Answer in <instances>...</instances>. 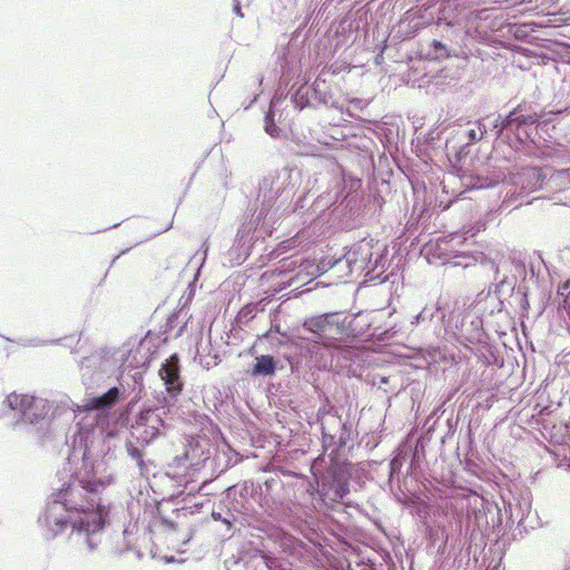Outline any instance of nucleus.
I'll list each match as a JSON object with an SVG mask.
<instances>
[{"label": "nucleus", "mask_w": 570, "mask_h": 570, "mask_svg": "<svg viewBox=\"0 0 570 570\" xmlns=\"http://www.w3.org/2000/svg\"><path fill=\"white\" fill-rule=\"evenodd\" d=\"M487 228V220L478 219L469 229L465 228V244L468 243V234L471 233V237H474L479 232Z\"/></svg>", "instance_id": "5701e85b"}, {"label": "nucleus", "mask_w": 570, "mask_h": 570, "mask_svg": "<svg viewBox=\"0 0 570 570\" xmlns=\"http://www.w3.org/2000/svg\"><path fill=\"white\" fill-rule=\"evenodd\" d=\"M8 406L30 421L38 420L45 414L43 400L29 394L10 393L7 396Z\"/></svg>", "instance_id": "6e6552de"}, {"label": "nucleus", "mask_w": 570, "mask_h": 570, "mask_svg": "<svg viewBox=\"0 0 570 570\" xmlns=\"http://www.w3.org/2000/svg\"><path fill=\"white\" fill-rule=\"evenodd\" d=\"M99 480H77L55 493V502L60 503L78 518L70 522L72 529L79 532L96 533L100 531L109 514V508L102 503Z\"/></svg>", "instance_id": "f03ea898"}, {"label": "nucleus", "mask_w": 570, "mask_h": 570, "mask_svg": "<svg viewBox=\"0 0 570 570\" xmlns=\"http://www.w3.org/2000/svg\"><path fill=\"white\" fill-rule=\"evenodd\" d=\"M522 105L513 108L504 117L497 119V145H505L511 151L524 156H539L535 140V114H521Z\"/></svg>", "instance_id": "20e7f679"}, {"label": "nucleus", "mask_w": 570, "mask_h": 570, "mask_svg": "<svg viewBox=\"0 0 570 570\" xmlns=\"http://www.w3.org/2000/svg\"><path fill=\"white\" fill-rule=\"evenodd\" d=\"M535 128H537V134L539 131H543V132H549V130H552L556 128V124H554V118L552 116H548V117H541L539 118L537 115H535Z\"/></svg>", "instance_id": "6ab92c4d"}, {"label": "nucleus", "mask_w": 570, "mask_h": 570, "mask_svg": "<svg viewBox=\"0 0 570 570\" xmlns=\"http://www.w3.org/2000/svg\"><path fill=\"white\" fill-rule=\"evenodd\" d=\"M511 265L514 268V274L517 275V279L521 278L519 285H518V293L521 295V307L527 309L529 307V299H528V287L524 284L527 276H528V269L524 259L517 257L515 255H512L508 259V266Z\"/></svg>", "instance_id": "ddd939ff"}, {"label": "nucleus", "mask_w": 570, "mask_h": 570, "mask_svg": "<svg viewBox=\"0 0 570 570\" xmlns=\"http://www.w3.org/2000/svg\"><path fill=\"white\" fill-rule=\"evenodd\" d=\"M433 52H429L428 56L431 59H445L449 57L446 47L438 40H433L431 43Z\"/></svg>", "instance_id": "aec40b11"}, {"label": "nucleus", "mask_w": 570, "mask_h": 570, "mask_svg": "<svg viewBox=\"0 0 570 570\" xmlns=\"http://www.w3.org/2000/svg\"><path fill=\"white\" fill-rule=\"evenodd\" d=\"M470 53L471 56L465 52V69L468 67L473 68L475 71V77L470 79L468 82L475 83V87H480L487 78L483 59L475 57L472 53V50H470Z\"/></svg>", "instance_id": "f3484780"}, {"label": "nucleus", "mask_w": 570, "mask_h": 570, "mask_svg": "<svg viewBox=\"0 0 570 570\" xmlns=\"http://www.w3.org/2000/svg\"><path fill=\"white\" fill-rule=\"evenodd\" d=\"M495 9L487 6V0H465V41L472 38L487 43L494 31Z\"/></svg>", "instance_id": "0eeeda50"}, {"label": "nucleus", "mask_w": 570, "mask_h": 570, "mask_svg": "<svg viewBox=\"0 0 570 570\" xmlns=\"http://www.w3.org/2000/svg\"><path fill=\"white\" fill-rule=\"evenodd\" d=\"M550 173V168L538 166H525L512 171L509 177L510 188L507 190L502 206L518 208L523 204V197L542 189L547 185Z\"/></svg>", "instance_id": "39448f33"}, {"label": "nucleus", "mask_w": 570, "mask_h": 570, "mask_svg": "<svg viewBox=\"0 0 570 570\" xmlns=\"http://www.w3.org/2000/svg\"><path fill=\"white\" fill-rule=\"evenodd\" d=\"M464 469H465V473H470V472L472 473L470 464H469V462L466 460H465Z\"/></svg>", "instance_id": "cd10ccee"}, {"label": "nucleus", "mask_w": 570, "mask_h": 570, "mask_svg": "<svg viewBox=\"0 0 570 570\" xmlns=\"http://www.w3.org/2000/svg\"><path fill=\"white\" fill-rule=\"evenodd\" d=\"M178 361V356L175 354L166 360L159 370V376L166 385V391L171 396H177L183 390Z\"/></svg>", "instance_id": "9b49d317"}, {"label": "nucleus", "mask_w": 570, "mask_h": 570, "mask_svg": "<svg viewBox=\"0 0 570 570\" xmlns=\"http://www.w3.org/2000/svg\"><path fill=\"white\" fill-rule=\"evenodd\" d=\"M275 372L274 358L269 355H262L256 358L253 367L254 375H272Z\"/></svg>", "instance_id": "a211bd4d"}, {"label": "nucleus", "mask_w": 570, "mask_h": 570, "mask_svg": "<svg viewBox=\"0 0 570 570\" xmlns=\"http://www.w3.org/2000/svg\"><path fill=\"white\" fill-rule=\"evenodd\" d=\"M351 336H353V334L347 324V317L342 313L335 312L328 325L327 334L324 335L323 346L327 348H340Z\"/></svg>", "instance_id": "1a4fd4ad"}, {"label": "nucleus", "mask_w": 570, "mask_h": 570, "mask_svg": "<svg viewBox=\"0 0 570 570\" xmlns=\"http://www.w3.org/2000/svg\"><path fill=\"white\" fill-rule=\"evenodd\" d=\"M569 285L567 284H563L560 288H559V293L561 292V289L566 291L568 288Z\"/></svg>", "instance_id": "c85d7f7f"}, {"label": "nucleus", "mask_w": 570, "mask_h": 570, "mask_svg": "<svg viewBox=\"0 0 570 570\" xmlns=\"http://www.w3.org/2000/svg\"><path fill=\"white\" fill-rule=\"evenodd\" d=\"M501 181V174L493 175L491 177L484 176L483 174L469 173L465 169V194L473 190H482L495 187Z\"/></svg>", "instance_id": "f8f14e48"}, {"label": "nucleus", "mask_w": 570, "mask_h": 570, "mask_svg": "<svg viewBox=\"0 0 570 570\" xmlns=\"http://www.w3.org/2000/svg\"><path fill=\"white\" fill-rule=\"evenodd\" d=\"M508 268V261L497 264L490 254L482 250H468L465 249V271L470 273L480 274L481 276H489L493 272L495 281V293L498 295H512L518 291L517 275L502 274V269Z\"/></svg>", "instance_id": "423d86ee"}, {"label": "nucleus", "mask_w": 570, "mask_h": 570, "mask_svg": "<svg viewBox=\"0 0 570 570\" xmlns=\"http://www.w3.org/2000/svg\"><path fill=\"white\" fill-rule=\"evenodd\" d=\"M265 131L272 137L279 136V128L274 122V118L272 114H267L265 117Z\"/></svg>", "instance_id": "4be33fe9"}, {"label": "nucleus", "mask_w": 570, "mask_h": 570, "mask_svg": "<svg viewBox=\"0 0 570 570\" xmlns=\"http://www.w3.org/2000/svg\"><path fill=\"white\" fill-rule=\"evenodd\" d=\"M350 492L347 483H340L336 490V497L343 499Z\"/></svg>", "instance_id": "b1692460"}, {"label": "nucleus", "mask_w": 570, "mask_h": 570, "mask_svg": "<svg viewBox=\"0 0 570 570\" xmlns=\"http://www.w3.org/2000/svg\"><path fill=\"white\" fill-rule=\"evenodd\" d=\"M333 313H325L322 315L312 316L303 323L304 330L313 333L317 337V343H324V335L327 334L328 325L332 321Z\"/></svg>", "instance_id": "4468645a"}, {"label": "nucleus", "mask_w": 570, "mask_h": 570, "mask_svg": "<svg viewBox=\"0 0 570 570\" xmlns=\"http://www.w3.org/2000/svg\"><path fill=\"white\" fill-rule=\"evenodd\" d=\"M529 273H530V278H537L538 277V274H537V272L534 269V266L532 264L529 266Z\"/></svg>", "instance_id": "bb28decb"}, {"label": "nucleus", "mask_w": 570, "mask_h": 570, "mask_svg": "<svg viewBox=\"0 0 570 570\" xmlns=\"http://www.w3.org/2000/svg\"><path fill=\"white\" fill-rule=\"evenodd\" d=\"M465 557L470 561L473 553L483 552L487 547V538L490 535L491 525L500 518V510L492 498L483 494L481 485L465 480Z\"/></svg>", "instance_id": "7ed1b4c3"}, {"label": "nucleus", "mask_w": 570, "mask_h": 570, "mask_svg": "<svg viewBox=\"0 0 570 570\" xmlns=\"http://www.w3.org/2000/svg\"><path fill=\"white\" fill-rule=\"evenodd\" d=\"M120 391L118 387L109 389L105 394L88 399L86 407L88 410H102L110 407L119 401Z\"/></svg>", "instance_id": "dca6fc26"}, {"label": "nucleus", "mask_w": 570, "mask_h": 570, "mask_svg": "<svg viewBox=\"0 0 570 570\" xmlns=\"http://www.w3.org/2000/svg\"><path fill=\"white\" fill-rule=\"evenodd\" d=\"M488 158V151L483 155V159Z\"/></svg>", "instance_id": "7c9ffc66"}, {"label": "nucleus", "mask_w": 570, "mask_h": 570, "mask_svg": "<svg viewBox=\"0 0 570 570\" xmlns=\"http://www.w3.org/2000/svg\"><path fill=\"white\" fill-rule=\"evenodd\" d=\"M372 252L371 248L364 245H355L346 252L344 257L336 264H345L348 267L350 274H362L368 268L371 263Z\"/></svg>", "instance_id": "9d476101"}, {"label": "nucleus", "mask_w": 570, "mask_h": 570, "mask_svg": "<svg viewBox=\"0 0 570 570\" xmlns=\"http://www.w3.org/2000/svg\"><path fill=\"white\" fill-rule=\"evenodd\" d=\"M479 207H480L481 212H485L487 214H489L492 209L489 204H484V205L479 204Z\"/></svg>", "instance_id": "a878e982"}, {"label": "nucleus", "mask_w": 570, "mask_h": 570, "mask_svg": "<svg viewBox=\"0 0 570 570\" xmlns=\"http://www.w3.org/2000/svg\"><path fill=\"white\" fill-rule=\"evenodd\" d=\"M129 454H130V456H132L134 459H137V460H141V458H142L140 450L137 448L129 449Z\"/></svg>", "instance_id": "393cba45"}, {"label": "nucleus", "mask_w": 570, "mask_h": 570, "mask_svg": "<svg viewBox=\"0 0 570 570\" xmlns=\"http://www.w3.org/2000/svg\"><path fill=\"white\" fill-rule=\"evenodd\" d=\"M530 503L529 502H525L524 504H521L519 503L515 509L513 510V508L510 505V509H511V521L513 522L514 521V512H517V517H520L519 521H518V525H521L523 524L524 522V519H525V513H529L530 512Z\"/></svg>", "instance_id": "412c9836"}, {"label": "nucleus", "mask_w": 570, "mask_h": 570, "mask_svg": "<svg viewBox=\"0 0 570 570\" xmlns=\"http://www.w3.org/2000/svg\"><path fill=\"white\" fill-rule=\"evenodd\" d=\"M469 334L465 333V399L470 397L465 409L472 406V413L492 405L494 367V345L483 330V320L473 316Z\"/></svg>", "instance_id": "f257e3e1"}, {"label": "nucleus", "mask_w": 570, "mask_h": 570, "mask_svg": "<svg viewBox=\"0 0 570 570\" xmlns=\"http://www.w3.org/2000/svg\"><path fill=\"white\" fill-rule=\"evenodd\" d=\"M487 131L488 129L483 120H465V138L468 139V142L465 144V158L471 153L469 146L481 141L484 138Z\"/></svg>", "instance_id": "2eb2a0df"}, {"label": "nucleus", "mask_w": 570, "mask_h": 570, "mask_svg": "<svg viewBox=\"0 0 570 570\" xmlns=\"http://www.w3.org/2000/svg\"><path fill=\"white\" fill-rule=\"evenodd\" d=\"M469 317H470V313H468V312L465 311L464 320L466 321Z\"/></svg>", "instance_id": "c756f323"}]
</instances>
